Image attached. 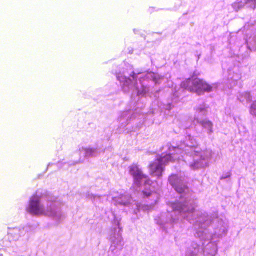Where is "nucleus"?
Wrapping results in <instances>:
<instances>
[{
	"instance_id": "f3484780",
	"label": "nucleus",
	"mask_w": 256,
	"mask_h": 256,
	"mask_svg": "<svg viewBox=\"0 0 256 256\" xmlns=\"http://www.w3.org/2000/svg\"><path fill=\"white\" fill-rule=\"evenodd\" d=\"M85 156L86 158L95 156L98 152L96 149L92 148H85L84 149Z\"/></svg>"
},
{
	"instance_id": "2eb2a0df",
	"label": "nucleus",
	"mask_w": 256,
	"mask_h": 256,
	"mask_svg": "<svg viewBox=\"0 0 256 256\" xmlns=\"http://www.w3.org/2000/svg\"><path fill=\"white\" fill-rule=\"evenodd\" d=\"M202 252L199 246L196 243L193 242L191 248L186 252V256H198Z\"/></svg>"
},
{
	"instance_id": "f257e3e1",
	"label": "nucleus",
	"mask_w": 256,
	"mask_h": 256,
	"mask_svg": "<svg viewBox=\"0 0 256 256\" xmlns=\"http://www.w3.org/2000/svg\"><path fill=\"white\" fill-rule=\"evenodd\" d=\"M196 206V203L188 197L181 196L179 201L172 203L171 208L174 213L180 214L184 218L193 224L196 232L195 236L202 240L210 241L202 250L204 256H216L218 253V243L227 232V224L222 220H216L214 226V232L212 235L207 233V228L212 221V216L206 212H196V218H192Z\"/></svg>"
},
{
	"instance_id": "4468645a",
	"label": "nucleus",
	"mask_w": 256,
	"mask_h": 256,
	"mask_svg": "<svg viewBox=\"0 0 256 256\" xmlns=\"http://www.w3.org/2000/svg\"><path fill=\"white\" fill-rule=\"evenodd\" d=\"M170 216L171 218H170L166 216V214H162L161 216L158 218V220H156L157 221V224L160 226H163L169 222H170L171 224L176 223L178 220L174 218L172 216Z\"/></svg>"
},
{
	"instance_id": "f03ea898",
	"label": "nucleus",
	"mask_w": 256,
	"mask_h": 256,
	"mask_svg": "<svg viewBox=\"0 0 256 256\" xmlns=\"http://www.w3.org/2000/svg\"><path fill=\"white\" fill-rule=\"evenodd\" d=\"M186 142L182 143L178 147H169L168 153L162 155L150 166V174L153 176L160 178L164 171L163 166L169 162H184L192 170H198L207 166L208 160L212 156L210 150L202 151L197 147L196 139L188 136Z\"/></svg>"
},
{
	"instance_id": "a211bd4d",
	"label": "nucleus",
	"mask_w": 256,
	"mask_h": 256,
	"mask_svg": "<svg viewBox=\"0 0 256 256\" xmlns=\"http://www.w3.org/2000/svg\"><path fill=\"white\" fill-rule=\"evenodd\" d=\"M88 197L94 202L98 203L102 202V197L100 196L94 195L93 194H89Z\"/></svg>"
},
{
	"instance_id": "ddd939ff",
	"label": "nucleus",
	"mask_w": 256,
	"mask_h": 256,
	"mask_svg": "<svg viewBox=\"0 0 256 256\" xmlns=\"http://www.w3.org/2000/svg\"><path fill=\"white\" fill-rule=\"evenodd\" d=\"M132 118V112L131 110L123 112L118 118L120 124V128H124L129 123L130 120Z\"/></svg>"
},
{
	"instance_id": "6e6552de",
	"label": "nucleus",
	"mask_w": 256,
	"mask_h": 256,
	"mask_svg": "<svg viewBox=\"0 0 256 256\" xmlns=\"http://www.w3.org/2000/svg\"><path fill=\"white\" fill-rule=\"evenodd\" d=\"M246 32V41L250 50H256V21L250 20L246 24L243 28Z\"/></svg>"
},
{
	"instance_id": "7ed1b4c3",
	"label": "nucleus",
	"mask_w": 256,
	"mask_h": 256,
	"mask_svg": "<svg viewBox=\"0 0 256 256\" xmlns=\"http://www.w3.org/2000/svg\"><path fill=\"white\" fill-rule=\"evenodd\" d=\"M116 76L124 92H132V93L142 96L149 92L150 85L148 84L150 82L160 84L164 79L163 77L152 72L138 75L134 74L128 78L124 72L116 74Z\"/></svg>"
},
{
	"instance_id": "9d476101",
	"label": "nucleus",
	"mask_w": 256,
	"mask_h": 256,
	"mask_svg": "<svg viewBox=\"0 0 256 256\" xmlns=\"http://www.w3.org/2000/svg\"><path fill=\"white\" fill-rule=\"evenodd\" d=\"M28 212L32 215L36 216H47L44 206L40 204V197L33 195L30 198Z\"/></svg>"
},
{
	"instance_id": "423d86ee",
	"label": "nucleus",
	"mask_w": 256,
	"mask_h": 256,
	"mask_svg": "<svg viewBox=\"0 0 256 256\" xmlns=\"http://www.w3.org/2000/svg\"><path fill=\"white\" fill-rule=\"evenodd\" d=\"M120 219L114 218L113 227L110 230V240L111 242L110 251L114 254H116L121 250L124 244L122 236V230L120 227Z\"/></svg>"
},
{
	"instance_id": "9b49d317",
	"label": "nucleus",
	"mask_w": 256,
	"mask_h": 256,
	"mask_svg": "<svg viewBox=\"0 0 256 256\" xmlns=\"http://www.w3.org/2000/svg\"><path fill=\"white\" fill-rule=\"evenodd\" d=\"M184 180V178L181 174H172L169 178V182L175 190L179 194H186L188 189Z\"/></svg>"
},
{
	"instance_id": "aec40b11",
	"label": "nucleus",
	"mask_w": 256,
	"mask_h": 256,
	"mask_svg": "<svg viewBox=\"0 0 256 256\" xmlns=\"http://www.w3.org/2000/svg\"><path fill=\"white\" fill-rule=\"evenodd\" d=\"M229 176H230V175H229V176H226V177H224V176H222V177L221 178V179H226V178H228V177H229Z\"/></svg>"
},
{
	"instance_id": "39448f33",
	"label": "nucleus",
	"mask_w": 256,
	"mask_h": 256,
	"mask_svg": "<svg viewBox=\"0 0 256 256\" xmlns=\"http://www.w3.org/2000/svg\"><path fill=\"white\" fill-rule=\"evenodd\" d=\"M182 88L190 92H194L198 95L203 94L204 92H210L217 88L216 84L210 85L203 80L198 78H189L181 84Z\"/></svg>"
},
{
	"instance_id": "6ab92c4d",
	"label": "nucleus",
	"mask_w": 256,
	"mask_h": 256,
	"mask_svg": "<svg viewBox=\"0 0 256 256\" xmlns=\"http://www.w3.org/2000/svg\"><path fill=\"white\" fill-rule=\"evenodd\" d=\"M250 113L252 116L256 117V100L252 102L250 108Z\"/></svg>"
},
{
	"instance_id": "f8f14e48",
	"label": "nucleus",
	"mask_w": 256,
	"mask_h": 256,
	"mask_svg": "<svg viewBox=\"0 0 256 256\" xmlns=\"http://www.w3.org/2000/svg\"><path fill=\"white\" fill-rule=\"evenodd\" d=\"M232 6L236 12H238L245 6L254 10L256 8V0H236Z\"/></svg>"
},
{
	"instance_id": "1a4fd4ad",
	"label": "nucleus",
	"mask_w": 256,
	"mask_h": 256,
	"mask_svg": "<svg viewBox=\"0 0 256 256\" xmlns=\"http://www.w3.org/2000/svg\"><path fill=\"white\" fill-rule=\"evenodd\" d=\"M112 202L116 206L120 205L124 206H128L131 205L132 209L134 210V212L136 214V211L143 210H148L150 208L148 206H141L140 204L133 201L130 196L125 194H120L118 196H114L112 198Z\"/></svg>"
},
{
	"instance_id": "20e7f679",
	"label": "nucleus",
	"mask_w": 256,
	"mask_h": 256,
	"mask_svg": "<svg viewBox=\"0 0 256 256\" xmlns=\"http://www.w3.org/2000/svg\"><path fill=\"white\" fill-rule=\"evenodd\" d=\"M130 173L133 176L134 179V185L136 186V190L140 188L142 184H144V189L142 192L144 196L148 197L152 196L156 198L154 203H156L158 199V194L154 192V186H152L154 183L150 181L149 178L144 174L141 170L136 165H132L130 168Z\"/></svg>"
},
{
	"instance_id": "dca6fc26",
	"label": "nucleus",
	"mask_w": 256,
	"mask_h": 256,
	"mask_svg": "<svg viewBox=\"0 0 256 256\" xmlns=\"http://www.w3.org/2000/svg\"><path fill=\"white\" fill-rule=\"evenodd\" d=\"M238 99L242 102H250L252 101V96L249 92H244L238 96Z\"/></svg>"
},
{
	"instance_id": "0eeeda50",
	"label": "nucleus",
	"mask_w": 256,
	"mask_h": 256,
	"mask_svg": "<svg viewBox=\"0 0 256 256\" xmlns=\"http://www.w3.org/2000/svg\"><path fill=\"white\" fill-rule=\"evenodd\" d=\"M207 108H208L204 104H200L196 108V114L194 117V122L195 124H200L202 128L208 134H211L214 132V125L212 122L207 120H200V118L206 116Z\"/></svg>"
}]
</instances>
